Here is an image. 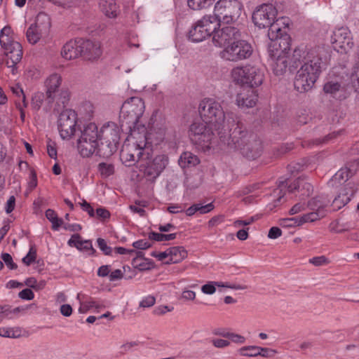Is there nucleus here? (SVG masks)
Returning a JSON list of instances; mask_svg holds the SVG:
<instances>
[{"instance_id":"f257e3e1","label":"nucleus","mask_w":359,"mask_h":359,"mask_svg":"<svg viewBox=\"0 0 359 359\" xmlns=\"http://www.w3.org/2000/svg\"><path fill=\"white\" fill-rule=\"evenodd\" d=\"M323 48L319 46L312 48L299 46L295 48L290 59L294 68L297 70L294 87L301 93L311 90L318 79L323 68Z\"/></svg>"},{"instance_id":"f03ea898","label":"nucleus","mask_w":359,"mask_h":359,"mask_svg":"<svg viewBox=\"0 0 359 359\" xmlns=\"http://www.w3.org/2000/svg\"><path fill=\"white\" fill-rule=\"evenodd\" d=\"M198 112L203 121L217 131L223 140L241 123L235 114L225 113L221 104L212 99L203 100L199 104Z\"/></svg>"},{"instance_id":"7ed1b4c3","label":"nucleus","mask_w":359,"mask_h":359,"mask_svg":"<svg viewBox=\"0 0 359 359\" xmlns=\"http://www.w3.org/2000/svg\"><path fill=\"white\" fill-rule=\"evenodd\" d=\"M228 137V144L240 150L246 158L255 159L259 156L262 149V142L255 135L248 134L243 123H238Z\"/></svg>"},{"instance_id":"20e7f679","label":"nucleus","mask_w":359,"mask_h":359,"mask_svg":"<svg viewBox=\"0 0 359 359\" xmlns=\"http://www.w3.org/2000/svg\"><path fill=\"white\" fill-rule=\"evenodd\" d=\"M145 109L143 100L139 97H132L126 100L120 111V123L122 130L129 133L133 130L145 127L140 123V118L142 116Z\"/></svg>"},{"instance_id":"39448f33","label":"nucleus","mask_w":359,"mask_h":359,"mask_svg":"<svg viewBox=\"0 0 359 359\" xmlns=\"http://www.w3.org/2000/svg\"><path fill=\"white\" fill-rule=\"evenodd\" d=\"M145 127H141L139 129L133 130L129 133L130 137L134 142L133 144H125L121 151V158L127 166H131L136 162L141 163L149 152L147 147V138L144 131Z\"/></svg>"},{"instance_id":"423d86ee","label":"nucleus","mask_w":359,"mask_h":359,"mask_svg":"<svg viewBox=\"0 0 359 359\" xmlns=\"http://www.w3.org/2000/svg\"><path fill=\"white\" fill-rule=\"evenodd\" d=\"M277 13V9L272 4H264L253 12L252 21L260 29L269 28L268 37L273 38L274 33L280 31Z\"/></svg>"},{"instance_id":"0eeeda50","label":"nucleus","mask_w":359,"mask_h":359,"mask_svg":"<svg viewBox=\"0 0 359 359\" xmlns=\"http://www.w3.org/2000/svg\"><path fill=\"white\" fill-rule=\"evenodd\" d=\"M231 76L235 83L248 85L251 88L260 86L264 79V73L259 68L250 65L233 68Z\"/></svg>"},{"instance_id":"6e6552de","label":"nucleus","mask_w":359,"mask_h":359,"mask_svg":"<svg viewBox=\"0 0 359 359\" xmlns=\"http://www.w3.org/2000/svg\"><path fill=\"white\" fill-rule=\"evenodd\" d=\"M101 137V130L98 131L97 126L95 123H90L85 126L77 142L80 154L83 157H89L93 154Z\"/></svg>"},{"instance_id":"1a4fd4ad","label":"nucleus","mask_w":359,"mask_h":359,"mask_svg":"<svg viewBox=\"0 0 359 359\" xmlns=\"http://www.w3.org/2000/svg\"><path fill=\"white\" fill-rule=\"evenodd\" d=\"M102 137L100 144L97 143L96 148L97 155L103 157H110L117 149L120 137L118 129L115 125L103 127L101 130Z\"/></svg>"},{"instance_id":"9d476101","label":"nucleus","mask_w":359,"mask_h":359,"mask_svg":"<svg viewBox=\"0 0 359 359\" xmlns=\"http://www.w3.org/2000/svg\"><path fill=\"white\" fill-rule=\"evenodd\" d=\"M241 10L242 4L237 0H219L215 5L214 15L219 24H229L238 19Z\"/></svg>"},{"instance_id":"9b49d317","label":"nucleus","mask_w":359,"mask_h":359,"mask_svg":"<svg viewBox=\"0 0 359 359\" xmlns=\"http://www.w3.org/2000/svg\"><path fill=\"white\" fill-rule=\"evenodd\" d=\"M219 26L218 19L214 15H205L189 30V39L193 42L202 41L212 35Z\"/></svg>"},{"instance_id":"f8f14e48","label":"nucleus","mask_w":359,"mask_h":359,"mask_svg":"<svg viewBox=\"0 0 359 359\" xmlns=\"http://www.w3.org/2000/svg\"><path fill=\"white\" fill-rule=\"evenodd\" d=\"M252 52L253 49L250 43L238 39L221 50L219 56L224 60L237 62L248 59Z\"/></svg>"},{"instance_id":"ddd939ff","label":"nucleus","mask_w":359,"mask_h":359,"mask_svg":"<svg viewBox=\"0 0 359 359\" xmlns=\"http://www.w3.org/2000/svg\"><path fill=\"white\" fill-rule=\"evenodd\" d=\"M205 122H195L190 126L189 135L191 142L203 150L210 149V144L214 137L211 128L207 127Z\"/></svg>"},{"instance_id":"4468645a","label":"nucleus","mask_w":359,"mask_h":359,"mask_svg":"<svg viewBox=\"0 0 359 359\" xmlns=\"http://www.w3.org/2000/svg\"><path fill=\"white\" fill-rule=\"evenodd\" d=\"M149 155V153L147 152L146 157L142 160L139 167L148 180L154 181L165 169L168 158L164 155H158L150 159Z\"/></svg>"},{"instance_id":"2eb2a0df","label":"nucleus","mask_w":359,"mask_h":359,"mask_svg":"<svg viewBox=\"0 0 359 359\" xmlns=\"http://www.w3.org/2000/svg\"><path fill=\"white\" fill-rule=\"evenodd\" d=\"M76 113L72 109L63 110L57 121L58 130L62 139H69L76 131Z\"/></svg>"},{"instance_id":"dca6fc26","label":"nucleus","mask_w":359,"mask_h":359,"mask_svg":"<svg viewBox=\"0 0 359 359\" xmlns=\"http://www.w3.org/2000/svg\"><path fill=\"white\" fill-rule=\"evenodd\" d=\"M241 32L235 27L224 26L216 29L212 34V43L215 46L224 48L233 41L240 39Z\"/></svg>"},{"instance_id":"f3484780","label":"nucleus","mask_w":359,"mask_h":359,"mask_svg":"<svg viewBox=\"0 0 359 359\" xmlns=\"http://www.w3.org/2000/svg\"><path fill=\"white\" fill-rule=\"evenodd\" d=\"M274 37H269L271 41L268 46L269 53L280 52V53L287 55V50L290 48V37L286 34L285 31L282 29L280 26V31L274 33Z\"/></svg>"},{"instance_id":"a211bd4d","label":"nucleus","mask_w":359,"mask_h":359,"mask_svg":"<svg viewBox=\"0 0 359 359\" xmlns=\"http://www.w3.org/2000/svg\"><path fill=\"white\" fill-rule=\"evenodd\" d=\"M258 100V95L254 88L245 87L236 95V104L241 109L252 108Z\"/></svg>"},{"instance_id":"6ab92c4d","label":"nucleus","mask_w":359,"mask_h":359,"mask_svg":"<svg viewBox=\"0 0 359 359\" xmlns=\"http://www.w3.org/2000/svg\"><path fill=\"white\" fill-rule=\"evenodd\" d=\"M332 43L335 48H341L345 52L351 50L353 46V42L348 29L342 27L336 30L332 36Z\"/></svg>"},{"instance_id":"aec40b11","label":"nucleus","mask_w":359,"mask_h":359,"mask_svg":"<svg viewBox=\"0 0 359 359\" xmlns=\"http://www.w3.org/2000/svg\"><path fill=\"white\" fill-rule=\"evenodd\" d=\"M357 191V184L353 182H348L340 190L338 196L332 201L334 210H339L350 201Z\"/></svg>"},{"instance_id":"412c9836","label":"nucleus","mask_w":359,"mask_h":359,"mask_svg":"<svg viewBox=\"0 0 359 359\" xmlns=\"http://www.w3.org/2000/svg\"><path fill=\"white\" fill-rule=\"evenodd\" d=\"M81 56L87 60H95L98 59L102 53L100 43L97 41L90 40L80 41Z\"/></svg>"},{"instance_id":"4be33fe9","label":"nucleus","mask_w":359,"mask_h":359,"mask_svg":"<svg viewBox=\"0 0 359 359\" xmlns=\"http://www.w3.org/2000/svg\"><path fill=\"white\" fill-rule=\"evenodd\" d=\"M167 128L165 123L158 126H154L151 128L149 132L147 131L145 127L144 131V136L147 138V147L149 149V147L152 145H158L165 139Z\"/></svg>"},{"instance_id":"5701e85b","label":"nucleus","mask_w":359,"mask_h":359,"mask_svg":"<svg viewBox=\"0 0 359 359\" xmlns=\"http://www.w3.org/2000/svg\"><path fill=\"white\" fill-rule=\"evenodd\" d=\"M6 55V64L11 69L13 74H15L16 65L21 60L22 57V48L20 43H13L11 47L4 50Z\"/></svg>"},{"instance_id":"b1692460","label":"nucleus","mask_w":359,"mask_h":359,"mask_svg":"<svg viewBox=\"0 0 359 359\" xmlns=\"http://www.w3.org/2000/svg\"><path fill=\"white\" fill-rule=\"evenodd\" d=\"M271 66L276 75L283 74L287 67L288 59L285 54L280 53L276 50L275 53H269Z\"/></svg>"},{"instance_id":"393cba45","label":"nucleus","mask_w":359,"mask_h":359,"mask_svg":"<svg viewBox=\"0 0 359 359\" xmlns=\"http://www.w3.org/2000/svg\"><path fill=\"white\" fill-rule=\"evenodd\" d=\"M289 192H294L298 191L300 193L299 197L304 199L305 197H309L313 191V187L311 184L304 178H298L293 183L287 186Z\"/></svg>"},{"instance_id":"a878e982","label":"nucleus","mask_w":359,"mask_h":359,"mask_svg":"<svg viewBox=\"0 0 359 359\" xmlns=\"http://www.w3.org/2000/svg\"><path fill=\"white\" fill-rule=\"evenodd\" d=\"M61 83L62 77L57 74H53L46 79V95L49 103L53 102L55 99L56 93L58 92V88L60 86Z\"/></svg>"},{"instance_id":"bb28decb","label":"nucleus","mask_w":359,"mask_h":359,"mask_svg":"<svg viewBox=\"0 0 359 359\" xmlns=\"http://www.w3.org/2000/svg\"><path fill=\"white\" fill-rule=\"evenodd\" d=\"M330 203V200L323 196H318L309 200L307 207L313 212H319L323 214V217L326 215L325 208Z\"/></svg>"},{"instance_id":"cd10ccee","label":"nucleus","mask_w":359,"mask_h":359,"mask_svg":"<svg viewBox=\"0 0 359 359\" xmlns=\"http://www.w3.org/2000/svg\"><path fill=\"white\" fill-rule=\"evenodd\" d=\"M80 41H70L66 43L61 50V55L66 60H72L81 56Z\"/></svg>"},{"instance_id":"c85d7f7f","label":"nucleus","mask_w":359,"mask_h":359,"mask_svg":"<svg viewBox=\"0 0 359 359\" xmlns=\"http://www.w3.org/2000/svg\"><path fill=\"white\" fill-rule=\"evenodd\" d=\"M67 243L69 246H74L79 250H90V255H95L96 252L92 245L91 241L89 240L82 241L79 233L72 235Z\"/></svg>"},{"instance_id":"c756f323","label":"nucleus","mask_w":359,"mask_h":359,"mask_svg":"<svg viewBox=\"0 0 359 359\" xmlns=\"http://www.w3.org/2000/svg\"><path fill=\"white\" fill-rule=\"evenodd\" d=\"M100 6L102 13L108 18H115L119 13L118 6L114 0H102Z\"/></svg>"},{"instance_id":"7c9ffc66","label":"nucleus","mask_w":359,"mask_h":359,"mask_svg":"<svg viewBox=\"0 0 359 359\" xmlns=\"http://www.w3.org/2000/svg\"><path fill=\"white\" fill-rule=\"evenodd\" d=\"M170 259L165 264H176L182 262L187 257V252L182 246L169 248Z\"/></svg>"},{"instance_id":"2f4dec72","label":"nucleus","mask_w":359,"mask_h":359,"mask_svg":"<svg viewBox=\"0 0 359 359\" xmlns=\"http://www.w3.org/2000/svg\"><path fill=\"white\" fill-rule=\"evenodd\" d=\"M31 25L36 26L41 32L47 34L50 27V19L46 13H39L36 17L35 22Z\"/></svg>"},{"instance_id":"473e14b6","label":"nucleus","mask_w":359,"mask_h":359,"mask_svg":"<svg viewBox=\"0 0 359 359\" xmlns=\"http://www.w3.org/2000/svg\"><path fill=\"white\" fill-rule=\"evenodd\" d=\"M12 33V29L9 26H6L1 30L0 44L4 50L11 47L13 43H18L13 39Z\"/></svg>"},{"instance_id":"72a5a7b5","label":"nucleus","mask_w":359,"mask_h":359,"mask_svg":"<svg viewBox=\"0 0 359 359\" xmlns=\"http://www.w3.org/2000/svg\"><path fill=\"white\" fill-rule=\"evenodd\" d=\"M353 175V172L351 169L346 167L341 168L331 178L330 184H331L332 186L341 184V183L346 182L348 178Z\"/></svg>"},{"instance_id":"f704fd0d","label":"nucleus","mask_w":359,"mask_h":359,"mask_svg":"<svg viewBox=\"0 0 359 359\" xmlns=\"http://www.w3.org/2000/svg\"><path fill=\"white\" fill-rule=\"evenodd\" d=\"M199 162L198 156L189 151L182 153L179 159V165L183 168L195 166Z\"/></svg>"},{"instance_id":"c9c22d12","label":"nucleus","mask_w":359,"mask_h":359,"mask_svg":"<svg viewBox=\"0 0 359 359\" xmlns=\"http://www.w3.org/2000/svg\"><path fill=\"white\" fill-rule=\"evenodd\" d=\"M46 34L45 32H41L39 29L36 28V26L34 25H30L26 32L27 41L32 44L36 43Z\"/></svg>"},{"instance_id":"e433bc0d","label":"nucleus","mask_w":359,"mask_h":359,"mask_svg":"<svg viewBox=\"0 0 359 359\" xmlns=\"http://www.w3.org/2000/svg\"><path fill=\"white\" fill-rule=\"evenodd\" d=\"M134 255H135V257L133 259L132 262L134 267L138 269L140 271L147 270L151 268V263H146L144 259H142V257L143 255V253L142 252L136 251V252H135Z\"/></svg>"},{"instance_id":"4c0bfd02","label":"nucleus","mask_w":359,"mask_h":359,"mask_svg":"<svg viewBox=\"0 0 359 359\" xmlns=\"http://www.w3.org/2000/svg\"><path fill=\"white\" fill-rule=\"evenodd\" d=\"M46 218L52 223V229L57 231L63 224V220L57 217L56 212L52 209L46 211Z\"/></svg>"},{"instance_id":"58836bf2","label":"nucleus","mask_w":359,"mask_h":359,"mask_svg":"<svg viewBox=\"0 0 359 359\" xmlns=\"http://www.w3.org/2000/svg\"><path fill=\"white\" fill-rule=\"evenodd\" d=\"M215 0H188L187 4L193 10H201L211 6Z\"/></svg>"},{"instance_id":"ea45409f","label":"nucleus","mask_w":359,"mask_h":359,"mask_svg":"<svg viewBox=\"0 0 359 359\" xmlns=\"http://www.w3.org/2000/svg\"><path fill=\"white\" fill-rule=\"evenodd\" d=\"M299 225H302L306 222H313L323 218V214L319 212H313V211L301 216H297Z\"/></svg>"},{"instance_id":"a19ab883","label":"nucleus","mask_w":359,"mask_h":359,"mask_svg":"<svg viewBox=\"0 0 359 359\" xmlns=\"http://www.w3.org/2000/svg\"><path fill=\"white\" fill-rule=\"evenodd\" d=\"M341 88L340 83L334 81H330L325 83L323 90L325 93L334 95Z\"/></svg>"},{"instance_id":"79ce46f5","label":"nucleus","mask_w":359,"mask_h":359,"mask_svg":"<svg viewBox=\"0 0 359 359\" xmlns=\"http://www.w3.org/2000/svg\"><path fill=\"white\" fill-rule=\"evenodd\" d=\"M177 233L163 234L156 232H151L149 234V238L155 241H167L176 238Z\"/></svg>"},{"instance_id":"37998d69","label":"nucleus","mask_w":359,"mask_h":359,"mask_svg":"<svg viewBox=\"0 0 359 359\" xmlns=\"http://www.w3.org/2000/svg\"><path fill=\"white\" fill-rule=\"evenodd\" d=\"M259 349L260 346H243L239 349V353L243 356L256 357L259 355Z\"/></svg>"},{"instance_id":"c03bdc74","label":"nucleus","mask_w":359,"mask_h":359,"mask_svg":"<svg viewBox=\"0 0 359 359\" xmlns=\"http://www.w3.org/2000/svg\"><path fill=\"white\" fill-rule=\"evenodd\" d=\"M98 171L103 177H108L114 172V167L111 163H100L97 165Z\"/></svg>"},{"instance_id":"a18cd8bd","label":"nucleus","mask_w":359,"mask_h":359,"mask_svg":"<svg viewBox=\"0 0 359 359\" xmlns=\"http://www.w3.org/2000/svg\"><path fill=\"white\" fill-rule=\"evenodd\" d=\"M21 331L18 328L1 327L0 328V336L8 338H17L20 336Z\"/></svg>"},{"instance_id":"49530a36","label":"nucleus","mask_w":359,"mask_h":359,"mask_svg":"<svg viewBox=\"0 0 359 359\" xmlns=\"http://www.w3.org/2000/svg\"><path fill=\"white\" fill-rule=\"evenodd\" d=\"M306 166L307 165L305 163V161L302 160L300 162L290 163L287 168L291 174L294 175L299 172L300 171L304 170Z\"/></svg>"},{"instance_id":"de8ad7c7","label":"nucleus","mask_w":359,"mask_h":359,"mask_svg":"<svg viewBox=\"0 0 359 359\" xmlns=\"http://www.w3.org/2000/svg\"><path fill=\"white\" fill-rule=\"evenodd\" d=\"M11 90L18 97L19 100H17L23 102V107H27L26 97L22 88L19 85H15L11 87Z\"/></svg>"},{"instance_id":"09e8293b","label":"nucleus","mask_w":359,"mask_h":359,"mask_svg":"<svg viewBox=\"0 0 359 359\" xmlns=\"http://www.w3.org/2000/svg\"><path fill=\"white\" fill-rule=\"evenodd\" d=\"M280 225L283 227H286V228L300 226L299 224V220H298L297 216L291 217V218H284V219H280Z\"/></svg>"},{"instance_id":"8fccbe9b","label":"nucleus","mask_w":359,"mask_h":359,"mask_svg":"<svg viewBox=\"0 0 359 359\" xmlns=\"http://www.w3.org/2000/svg\"><path fill=\"white\" fill-rule=\"evenodd\" d=\"M36 258V250L33 247H32L29 249V251L27 253V255L25 257L22 258V262L25 265L29 266L32 262H34L35 261Z\"/></svg>"},{"instance_id":"3c124183","label":"nucleus","mask_w":359,"mask_h":359,"mask_svg":"<svg viewBox=\"0 0 359 359\" xmlns=\"http://www.w3.org/2000/svg\"><path fill=\"white\" fill-rule=\"evenodd\" d=\"M97 245L99 248L103 252L105 255H110L112 252V249L110 246H108L104 239L99 238L97 240Z\"/></svg>"},{"instance_id":"603ef678","label":"nucleus","mask_w":359,"mask_h":359,"mask_svg":"<svg viewBox=\"0 0 359 359\" xmlns=\"http://www.w3.org/2000/svg\"><path fill=\"white\" fill-rule=\"evenodd\" d=\"M222 336L229 338L233 342L237 344H243L245 341V338L244 337L235 333L226 332L223 334Z\"/></svg>"},{"instance_id":"864d4df0","label":"nucleus","mask_w":359,"mask_h":359,"mask_svg":"<svg viewBox=\"0 0 359 359\" xmlns=\"http://www.w3.org/2000/svg\"><path fill=\"white\" fill-rule=\"evenodd\" d=\"M341 132L342 131L340 130V131H337V132L331 133L328 134L327 135H326L323 140H320V139L316 140L314 141V143L316 144L327 143L329 141L337 138L339 135H341Z\"/></svg>"},{"instance_id":"5fc2aeb1","label":"nucleus","mask_w":359,"mask_h":359,"mask_svg":"<svg viewBox=\"0 0 359 359\" xmlns=\"http://www.w3.org/2000/svg\"><path fill=\"white\" fill-rule=\"evenodd\" d=\"M1 257L6 264V265L8 266V268H9L10 269H17L18 266L15 263L13 262V258L10 254L3 253Z\"/></svg>"},{"instance_id":"6e6d98bb","label":"nucleus","mask_w":359,"mask_h":359,"mask_svg":"<svg viewBox=\"0 0 359 359\" xmlns=\"http://www.w3.org/2000/svg\"><path fill=\"white\" fill-rule=\"evenodd\" d=\"M144 206V205H142V202L138 201V202H136L135 205H130L129 208L133 212L137 213L141 217H144L146 214V211L142 208Z\"/></svg>"},{"instance_id":"4d7b16f0","label":"nucleus","mask_w":359,"mask_h":359,"mask_svg":"<svg viewBox=\"0 0 359 359\" xmlns=\"http://www.w3.org/2000/svg\"><path fill=\"white\" fill-rule=\"evenodd\" d=\"M69 98V93L67 90H62L59 94L56 93L55 99H57L59 102H61L62 104L65 106Z\"/></svg>"},{"instance_id":"13d9d810","label":"nucleus","mask_w":359,"mask_h":359,"mask_svg":"<svg viewBox=\"0 0 359 359\" xmlns=\"http://www.w3.org/2000/svg\"><path fill=\"white\" fill-rule=\"evenodd\" d=\"M309 263L314 266H323L328 263L327 259L325 256L314 257L309 259Z\"/></svg>"},{"instance_id":"bf43d9fd","label":"nucleus","mask_w":359,"mask_h":359,"mask_svg":"<svg viewBox=\"0 0 359 359\" xmlns=\"http://www.w3.org/2000/svg\"><path fill=\"white\" fill-rule=\"evenodd\" d=\"M156 302V299L154 296L149 295L146 297H144L140 303V307H151Z\"/></svg>"},{"instance_id":"052dcab7","label":"nucleus","mask_w":359,"mask_h":359,"mask_svg":"<svg viewBox=\"0 0 359 359\" xmlns=\"http://www.w3.org/2000/svg\"><path fill=\"white\" fill-rule=\"evenodd\" d=\"M133 246L135 248L140 250H146L151 246V244L149 241L147 240H139L133 243Z\"/></svg>"},{"instance_id":"680f3d73","label":"nucleus","mask_w":359,"mask_h":359,"mask_svg":"<svg viewBox=\"0 0 359 359\" xmlns=\"http://www.w3.org/2000/svg\"><path fill=\"white\" fill-rule=\"evenodd\" d=\"M197 211L200 214H205L210 212L214 208V205L212 203L207 205H202L201 203H196Z\"/></svg>"},{"instance_id":"e2e57ef3","label":"nucleus","mask_w":359,"mask_h":359,"mask_svg":"<svg viewBox=\"0 0 359 359\" xmlns=\"http://www.w3.org/2000/svg\"><path fill=\"white\" fill-rule=\"evenodd\" d=\"M47 152L48 156L51 158L56 159L57 158V150L55 147V144L51 140H48L47 143Z\"/></svg>"},{"instance_id":"0e129e2a","label":"nucleus","mask_w":359,"mask_h":359,"mask_svg":"<svg viewBox=\"0 0 359 359\" xmlns=\"http://www.w3.org/2000/svg\"><path fill=\"white\" fill-rule=\"evenodd\" d=\"M18 296L22 299L32 300L34 297V292L29 288H26L20 291Z\"/></svg>"},{"instance_id":"69168bd1","label":"nucleus","mask_w":359,"mask_h":359,"mask_svg":"<svg viewBox=\"0 0 359 359\" xmlns=\"http://www.w3.org/2000/svg\"><path fill=\"white\" fill-rule=\"evenodd\" d=\"M306 204L304 203H297L294 205L289 211V214L292 215L297 214L306 210Z\"/></svg>"},{"instance_id":"338daca9","label":"nucleus","mask_w":359,"mask_h":359,"mask_svg":"<svg viewBox=\"0 0 359 359\" xmlns=\"http://www.w3.org/2000/svg\"><path fill=\"white\" fill-rule=\"evenodd\" d=\"M43 95L41 94H39V95H36L33 99H32V108L35 110H39L41 107V104H42V101H43Z\"/></svg>"},{"instance_id":"774afa93","label":"nucleus","mask_w":359,"mask_h":359,"mask_svg":"<svg viewBox=\"0 0 359 359\" xmlns=\"http://www.w3.org/2000/svg\"><path fill=\"white\" fill-rule=\"evenodd\" d=\"M294 146H293V144L292 143H286V144H284L281 146H280L278 149H277V151H278V154H277V156H280L282 154H284L290 151H291L292 149H293Z\"/></svg>"}]
</instances>
